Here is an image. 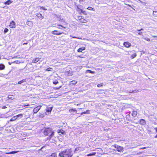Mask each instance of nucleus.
<instances>
[{
    "mask_svg": "<svg viewBox=\"0 0 157 157\" xmlns=\"http://www.w3.org/2000/svg\"><path fill=\"white\" fill-rule=\"evenodd\" d=\"M86 73H91V74H94V71H91L90 70H87L86 71Z\"/></svg>",
    "mask_w": 157,
    "mask_h": 157,
    "instance_id": "393cba45",
    "label": "nucleus"
},
{
    "mask_svg": "<svg viewBox=\"0 0 157 157\" xmlns=\"http://www.w3.org/2000/svg\"><path fill=\"white\" fill-rule=\"evenodd\" d=\"M5 67V65L3 64H0V70H4Z\"/></svg>",
    "mask_w": 157,
    "mask_h": 157,
    "instance_id": "2eb2a0df",
    "label": "nucleus"
},
{
    "mask_svg": "<svg viewBox=\"0 0 157 157\" xmlns=\"http://www.w3.org/2000/svg\"><path fill=\"white\" fill-rule=\"evenodd\" d=\"M41 106V105H39L35 108L33 110V112L34 113H36L40 109Z\"/></svg>",
    "mask_w": 157,
    "mask_h": 157,
    "instance_id": "7ed1b4c3",
    "label": "nucleus"
},
{
    "mask_svg": "<svg viewBox=\"0 0 157 157\" xmlns=\"http://www.w3.org/2000/svg\"><path fill=\"white\" fill-rule=\"evenodd\" d=\"M82 16H79L78 17V18H77L78 19V20H79L80 21H81V19H82Z\"/></svg>",
    "mask_w": 157,
    "mask_h": 157,
    "instance_id": "ea45409f",
    "label": "nucleus"
},
{
    "mask_svg": "<svg viewBox=\"0 0 157 157\" xmlns=\"http://www.w3.org/2000/svg\"><path fill=\"white\" fill-rule=\"evenodd\" d=\"M137 114V113L136 111H133L132 113V115L133 117L136 116Z\"/></svg>",
    "mask_w": 157,
    "mask_h": 157,
    "instance_id": "aec40b11",
    "label": "nucleus"
},
{
    "mask_svg": "<svg viewBox=\"0 0 157 157\" xmlns=\"http://www.w3.org/2000/svg\"><path fill=\"white\" fill-rule=\"evenodd\" d=\"M82 7V6H81L80 7V8L81 9Z\"/></svg>",
    "mask_w": 157,
    "mask_h": 157,
    "instance_id": "bf43d9fd",
    "label": "nucleus"
},
{
    "mask_svg": "<svg viewBox=\"0 0 157 157\" xmlns=\"http://www.w3.org/2000/svg\"><path fill=\"white\" fill-rule=\"evenodd\" d=\"M96 153H90L87 155V156H91L92 155H95Z\"/></svg>",
    "mask_w": 157,
    "mask_h": 157,
    "instance_id": "2f4dec72",
    "label": "nucleus"
},
{
    "mask_svg": "<svg viewBox=\"0 0 157 157\" xmlns=\"http://www.w3.org/2000/svg\"><path fill=\"white\" fill-rule=\"evenodd\" d=\"M82 13L83 14L85 15H87V13L85 11H82Z\"/></svg>",
    "mask_w": 157,
    "mask_h": 157,
    "instance_id": "a18cd8bd",
    "label": "nucleus"
},
{
    "mask_svg": "<svg viewBox=\"0 0 157 157\" xmlns=\"http://www.w3.org/2000/svg\"><path fill=\"white\" fill-rule=\"evenodd\" d=\"M61 87V86H59V87H58V89H59V88H60Z\"/></svg>",
    "mask_w": 157,
    "mask_h": 157,
    "instance_id": "4d7b16f0",
    "label": "nucleus"
},
{
    "mask_svg": "<svg viewBox=\"0 0 157 157\" xmlns=\"http://www.w3.org/2000/svg\"><path fill=\"white\" fill-rule=\"evenodd\" d=\"M126 118L128 121H130V115H127L126 116Z\"/></svg>",
    "mask_w": 157,
    "mask_h": 157,
    "instance_id": "c85d7f7f",
    "label": "nucleus"
},
{
    "mask_svg": "<svg viewBox=\"0 0 157 157\" xmlns=\"http://www.w3.org/2000/svg\"><path fill=\"white\" fill-rule=\"evenodd\" d=\"M52 34L54 35H59L60 34L63 33H60V32H58L57 30H54L52 32Z\"/></svg>",
    "mask_w": 157,
    "mask_h": 157,
    "instance_id": "39448f33",
    "label": "nucleus"
},
{
    "mask_svg": "<svg viewBox=\"0 0 157 157\" xmlns=\"http://www.w3.org/2000/svg\"><path fill=\"white\" fill-rule=\"evenodd\" d=\"M137 30L139 31H140V29H138Z\"/></svg>",
    "mask_w": 157,
    "mask_h": 157,
    "instance_id": "13d9d810",
    "label": "nucleus"
},
{
    "mask_svg": "<svg viewBox=\"0 0 157 157\" xmlns=\"http://www.w3.org/2000/svg\"><path fill=\"white\" fill-rule=\"evenodd\" d=\"M52 109V107H48L46 109L47 112H48V114L50 113Z\"/></svg>",
    "mask_w": 157,
    "mask_h": 157,
    "instance_id": "1a4fd4ad",
    "label": "nucleus"
},
{
    "mask_svg": "<svg viewBox=\"0 0 157 157\" xmlns=\"http://www.w3.org/2000/svg\"><path fill=\"white\" fill-rule=\"evenodd\" d=\"M53 83L55 85H56L58 83V82L56 80L54 81H53Z\"/></svg>",
    "mask_w": 157,
    "mask_h": 157,
    "instance_id": "58836bf2",
    "label": "nucleus"
},
{
    "mask_svg": "<svg viewBox=\"0 0 157 157\" xmlns=\"http://www.w3.org/2000/svg\"><path fill=\"white\" fill-rule=\"evenodd\" d=\"M44 133L45 136H48V139H51L54 135V132L50 128H45L44 131Z\"/></svg>",
    "mask_w": 157,
    "mask_h": 157,
    "instance_id": "f03ea898",
    "label": "nucleus"
},
{
    "mask_svg": "<svg viewBox=\"0 0 157 157\" xmlns=\"http://www.w3.org/2000/svg\"><path fill=\"white\" fill-rule=\"evenodd\" d=\"M19 151H12L10 152H6V154H12L15 153H17L18 152H19Z\"/></svg>",
    "mask_w": 157,
    "mask_h": 157,
    "instance_id": "dca6fc26",
    "label": "nucleus"
},
{
    "mask_svg": "<svg viewBox=\"0 0 157 157\" xmlns=\"http://www.w3.org/2000/svg\"><path fill=\"white\" fill-rule=\"evenodd\" d=\"M155 138H157V134L155 136Z\"/></svg>",
    "mask_w": 157,
    "mask_h": 157,
    "instance_id": "6e6d98bb",
    "label": "nucleus"
},
{
    "mask_svg": "<svg viewBox=\"0 0 157 157\" xmlns=\"http://www.w3.org/2000/svg\"><path fill=\"white\" fill-rule=\"evenodd\" d=\"M87 9L89 10H93L94 9L93 8H92L91 7H88L87 8Z\"/></svg>",
    "mask_w": 157,
    "mask_h": 157,
    "instance_id": "e433bc0d",
    "label": "nucleus"
},
{
    "mask_svg": "<svg viewBox=\"0 0 157 157\" xmlns=\"http://www.w3.org/2000/svg\"><path fill=\"white\" fill-rule=\"evenodd\" d=\"M27 78L24 79L20 81H19L18 82V83L21 84L24 82H27Z\"/></svg>",
    "mask_w": 157,
    "mask_h": 157,
    "instance_id": "9b49d317",
    "label": "nucleus"
},
{
    "mask_svg": "<svg viewBox=\"0 0 157 157\" xmlns=\"http://www.w3.org/2000/svg\"><path fill=\"white\" fill-rule=\"evenodd\" d=\"M9 31V30L7 28H5L4 30V33H7Z\"/></svg>",
    "mask_w": 157,
    "mask_h": 157,
    "instance_id": "72a5a7b5",
    "label": "nucleus"
},
{
    "mask_svg": "<svg viewBox=\"0 0 157 157\" xmlns=\"http://www.w3.org/2000/svg\"><path fill=\"white\" fill-rule=\"evenodd\" d=\"M26 41L25 40H24L22 42V43H23L22 44L23 45H25V44H28V43L27 42H25V43H23V41Z\"/></svg>",
    "mask_w": 157,
    "mask_h": 157,
    "instance_id": "4c0bfd02",
    "label": "nucleus"
},
{
    "mask_svg": "<svg viewBox=\"0 0 157 157\" xmlns=\"http://www.w3.org/2000/svg\"><path fill=\"white\" fill-rule=\"evenodd\" d=\"M73 38H75L76 37H73Z\"/></svg>",
    "mask_w": 157,
    "mask_h": 157,
    "instance_id": "680f3d73",
    "label": "nucleus"
},
{
    "mask_svg": "<svg viewBox=\"0 0 157 157\" xmlns=\"http://www.w3.org/2000/svg\"><path fill=\"white\" fill-rule=\"evenodd\" d=\"M85 49V47H82L79 48L77 50L78 52H82V51Z\"/></svg>",
    "mask_w": 157,
    "mask_h": 157,
    "instance_id": "4468645a",
    "label": "nucleus"
},
{
    "mask_svg": "<svg viewBox=\"0 0 157 157\" xmlns=\"http://www.w3.org/2000/svg\"><path fill=\"white\" fill-rule=\"evenodd\" d=\"M89 113V110H86L85 112H83L82 114H88Z\"/></svg>",
    "mask_w": 157,
    "mask_h": 157,
    "instance_id": "473e14b6",
    "label": "nucleus"
},
{
    "mask_svg": "<svg viewBox=\"0 0 157 157\" xmlns=\"http://www.w3.org/2000/svg\"><path fill=\"white\" fill-rule=\"evenodd\" d=\"M156 132H157V128H154Z\"/></svg>",
    "mask_w": 157,
    "mask_h": 157,
    "instance_id": "864d4df0",
    "label": "nucleus"
},
{
    "mask_svg": "<svg viewBox=\"0 0 157 157\" xmlns=\"http://www.w3.org/2000/svg\"><path fill=\"white\" fill-rule=\"evenodd\" d=\"M31 21H28L27 22L26 24H27V25L29 26L31 24Z\"/></svg>",
    "mask_w": 157,
    "mask_h": 157,
    "instance_id": "c9c22d12",
    "label": "nucleus"
},
{
    "mask_svg": "<svg viewBox=\"0 0 157 157\" xmlns=\"http://www.w3.org/2000/svg\"><path fill=\"white\" fill-rule=\"evenodd\" d=\"M73 155L72 151L71 148L65 149L60 152L59 155L60 157H71Z\"/></svg>",
    "mask_w": 157,
    "mask_h": 157,
    "instance_id": "f257e3e1",
    "label": "nucleus"
},
{
    "mask_svg": "<svg viewBox=\"0 0 157 157\" xmlns=\"http://www.w3.org/2000/svg\"><path fill=\"white\" fill-rule=\"evenodd\" d=\"M39 60L40 59L39 58H36L35 59H34L32 61V63H36L38 62Z\"/></svg>",
    "mask_w": 157,
    "mask_h": 157,
    "instance_id": "f8f14e48",
    "label": "nucleus"
},
{
    "mask_svg": "<svg viewBox=\"0 0 157 157\" xmlns=\"http://www.w3.org/2000/svg\"><path fill=\"white\" fill-rule=\"evenodd\" d=\"M79 2L80 3L83 4H87V2H86V0H79Z\"/></svg>",
    "mask_w": 157,
    "mask_h": 157,
    "instance_id": "ddd939ff",
    "label": "nucleus"
},
{
    "mask_svg": "<svg viewBox=\"0 0 157 157\" xmlns=\"http://www.w3.org/2000/svg\"><path fill=\"white\" fill-rule=\"evenodd\" d=\"M58 26H60L62 27H63V28H65V27H64L63 26H62V25H58Z\"/></svg>",
    "mask_w": 157,
    "mask_h": 157,
    "instance_id": "3c124183",
    "label": "nucleus"
},
{
    "mask_svg": "<svg viewBox=\"0 0 157 157\" xmlns=\"http://www.w3.org/2000/svg\"><path fill=\"white\" fill-rule=\"evenodd\" d=\"M71 84L72 85H75L77 83V82L75 80H73L71 82Z\"/></svg>",
    "mask_w": 157,
    "mask_h": 157,
    "instance_id": "a878e982",
    "label": "nucleus"
},
{
    "mask_svg": "<svg viewBox=\"0 0 157 157\" xmlns=\"http://www.w3.org/2000/svg\"><path fill=\"white\" fill-rule=\"evenodd\" d=\"M69 111L71 113H72L73 114L76 113L77 112V111L75 109H70Z\"/></svg>",
    "mask_w": 157,
    "mask_h": 157,
    "instance_id": "423d86ee",
    "label": "nucleus"
},
{
    "mask_svg": "<svg viewBox=\"0 0 157 157\" xmlns=\"http://www.w3.org/2000/svg\"><path fill=\"white\" fill-rule=\"evenodd\" d=\"M10 27L11 28H15L16 27V24L14 21H12L10 23Z\"/></svg>",
    "mask_w": 157,
    "mask_h": 157,
    "instance_id": "20e7f679",
    "label": "nucleus"
},
{
    "mask_svg": "<svg viewBox=\"0 0 157 157\" xmlns=\"http://www.w3.org/2000/svg\"><path fill=\"white\" fill-rule=\"evenodd\" d=\"M102 86V85L101 84H98L97 85V86L98 87H100Z\"/></svg>",
    "mask_w": 157,
    "mask_h": 157,
    "instance_id": "49530a36",
    "label": "nucleus"
},
{
    "mask_svg": "<svg viewBox=\"0 0 157 157\" xmlns=\"http://www.w3.org/2000/svg\"><path fill=\"white\" fill-rule=\"evenodd\" d=\"M58 28L59 29H62L61 28H59V27H58Z\"/></svg>",
    "mask_w": 157,
    "mask_h": 157,
    "instance_id": "052dcab7",
    "label": "nucleus"
},
{
    "mask_svg": "<svg viewBox=\"0 0 157 157\" xmlns=\"http://www.w3.org/2000/svg\"><path fill=\"white\" fill-rule=\"evenodd\" d=\"M124 45L127 48H129L131 46V44L128 42H125L124 43Z\"/></svg>",
    "mask_w": 157,
    "mask_h": 157,
    "instance_id": "6e6552de",
    "label": "nucleus"
},
{
    "mask_svg": "<svg viewBox=\"0 0 157 157\" xmlns=\"http://www.w3.org/2000/svg\"><path fill=\"white\" fill-rule=\"evenodd\" d=\"M123 148L119 146L117 149V150L119 152H121L123 150Z\"/></svg>",
    "mask_w": 157,
    "mask_h": 157,
    "instance_id": "6ab92c4d",
    "label": "nucleus"
},
{
    "mask_svg": "<svg viewBox=\"0 0 157 157\" xmlns=\"http://www.w3.org/2000/svg\"><path fill=\"white\" fill-rule=\"evenodd\" d=\"M138 34L139 35H142V32H139L138 33Z\"/></svg>",
    "mask_w": 157,
    "mask_h": 157,
    "instance_id": "09e8293b",
    "label": "nucleus"
},
{
    "mask_svg": "<svg viewBox=\"0 0 157 157\" xmlns=\"http://www.w3.org/2000/svg\"><path fill=\"white\" fill-rule=\"evenodd\" d=\"M8 98L9 99H13L14 98H13V97L12 95H9L8 96Z\"/></svg>",
    "mask_w": 157,
    "mask_h": 157,
    "instance_id": "79ce46f5",
    "label": "nucleus"
},
{
    "mask_svg": "<svg viewBox=\"0 0 157 157\" xmlns=\"http://www.w3.org/2000/svg\"><path fill=\"white\" fill-rule=\"evenodd\" d=\"M80 6H81V5H79V6H77V9H78V10H79L78 11V12H79V11L80 10V9H81L80 8Z\"/></svg>",
    "mask_w": 157,
    "mask_h": 157,
    "instance_id": "c03bdc74",
    "label": "nucleus"
},
{
    "mask_svg": "<svg viewBox=\"0 0 157 157\" xmlns=\"http://www.w3.org/2000/svg\"><path fill=\"white\" fill-rule=\"evenodd\" d=\"M154 37H157V36H155Z\"/></svg>",
    "mask_w": 157,
    "mask_h": 157,
    "instance_id": "e2e57ef3",
    "label": "nucleus"
},
{
    "mask_svg": "<svg viewBox=\"0 0 157 157\" xmlns=\"http://www.w3.org/2000/svg\"><path fill=\"white\" fill-rule=\"evenodd\" d=\"M82 11H83L82 10V9H80V10L79 12L80 13H82Z\"/></svg>",
    "mask_w": 157,
    "mask_h": 157,
    "instance_id": "de8ad7c7",
    "label": "nucleus"
},
{
    "mask_svg": "<svg viewBox=\"0 0 157 157\" xmlns=\"http://www.w3.org/2000/svg\"><path fill=\"white\" fill-rule=\"evenodd\" d=\"M119 146L117 145V144H114L113 145V146L116 148L117 149L118 147Z\"/></svg>",
    "mask_w": 157,
    "mask_h": 157,
    "instance_id": "f704fd0d",
    "label": "nucleus"
},
{
    "mask_svg": "<svg viewBox=\"0 0 157 157\" xmlns=\"http://www.w3.org/2000/svg\"><path fill=\"white\" fill-rule=\"evenodd\" d=\"M153 14L154 16L157 17V11H153Z\"/></svg>",
    "mask_w": 157,
    "mask_h": 157,
    "instance_id": "cd10ccee",
    "label": "nucleus"
},
{
    "mask_svg": "<svg viewBox=\"0 0 157 157\" xmlns=\"http://www.w3.org/2000/svg\"><path fill=\"white\" fill-rule=\"evenodd\" d=\"M36 16L40 19H42L44 17L42 15L41 13H36Z\"/></svg>",
    "mask_w": 157,
    "mask_h": 157,
    "instance_id": "9d476101",
    "label": "nucleus"
},
{
    "mask_svg": "<svg viewBox=\"0 0 157 157\" xmlns=\"http://www.w3.org/2000/svg\"><path fill=\"white\" fill-rule=\"evenodd\" d=\"M1 59V57H0V59Z\"/></svg>",
    "mask_w": 157,
    "mask_h": 157,
    "instance_id": "0e129e2a",
    "label": "nucleus"
},
{
    "mask_svg": "<svg viewBox=\"0 0 157 157\" xmlns=\"http://www.w3.org/2000/svg\"><path fill=\"white\" fill-rule=\"evenodd\" d=\"M136 56V53H134L131 56V57L132 59H133Z\"/></svg>",
    "mask_w": 157,
    "mask_h": 157,
    "instance_id": "bb28decb",
    "label": "nucleus"
},
{
    "mask_svg": "<svg viewBox=\"0 0 157 157\" xmlns=\"http://www.w3.org/2000/svg\"><path fill=\"white\" fill-rule=\"evenodd\" d=\"M16 116L17 117V119L18 118H21L23 117V115L22 114H20Z\"/></svg>",
    "mask_w": 157,
    "mask_h": 157,
    "instance_id": "5701e85b",
    "label": "nucleus"
},
{
    "mask_svg": "<svg viewBox=\"0 0 157 157\" xmlns=\"http://www.w3.org/2000/svg\"><path fill=\"white\" fill-rule=\"evenodd\" d=\"M129 7H131V8H132L133 10H135L133 8H132V6H131V5H128Z\"/></svg>",
    "mask_w": 157,
    "mask_h": 157,
    "instance_id": "603ef678",
    "label": "nucleus"
},
{
    "mask_svg": "<svg viewBox=\"0 0 157 157\" xmlns=\"http://www.w3.org/2000/svg\"><path fill=\"white\" fill-rule=\"evenodd\" d=\"M13 2L10 0H8L6 1L4 3V4L6 5H9L11 3Z\"/></svg>",
    "mask_w": 157,
    "mask_h": 157,
    "instance_id": "f3484780",
    "label": "nucleus"
},
{
    "mask_svg": "<svg viewBox=\"0 0 157 157\" xmlns=\"http://www.w3.org/2000/svg\"><path fill=\"white\" fill-rule=\"evenodd\" d=\"M59 132H61L62 133V134H64V133L65 132H64L63 130H59Z\"/></svg>",
    "mask_w": 157,
    "mask_h": 157,
    "instance_id": "37998d69",
    "label": "nucleus"
},
{
    "mask_svg": "<svg viewBox=\"0 0 157 157\" xmlns=\"http://www.w3.org/2000/svg\"><path fill=\"white\" fill-rule=\"evenodd\" d=\"M139 121L140 124L143 125H145L146 124V121L144 119H140Z\"/></svg>",
    "mask_w": 157,
    "mask_h": 157,
    "instance_id": "0eeeda50",
    "label": "nucleus"
},
{
    "mask_svg": "<svg viewBox=\"0 0 157 157\" xmlns=\"http://www.w3.org/2000/svg\"><path fill=\"white\" fill-rule=\"evenodd\" d=\"M39 7H40V9L43 10H47V9H45V7H44L43 6H39Z\"/></svg>",
    "mask_w": 157,
    "mask_h": 157,
    "instance_id": "7c9ffc66",
    "label": "nucleus"
},
{
    "mask_svg": "<svg viewBox=\"0 0 157 157\" xmlns=\"http://www.w3.org/2000/svg\"><path fill=\"white\" fill-rule=\"evenodd\" d=\"M136 91V90H130V91H128V90H126L124 91V92L127 93H134V91Z\"/></svg>",
    "mask_w": 157,
    "mask_h": 157,
    "instance_id": "b1692460",
    "label": "nucleus"
},
{
    "mask_svg": "<svg viewBox=\"0 0 157 157\" xmlns=\"http://www.w3.org/2000/svg\"><path fill=\"white\" fill-rule=\"evenodd\" d=\"M51 67H49L46 69V71H53Z\"/></svg>",
    "mask_w": 157,
    "mask_h": 157,
    "instance_id": "c756f323",
    "label": "nucleus"
},
{
    "mask_svg": "<svg viewBox=\"0 0 157 157\" xmlns=\"http://www.w3.org/2000/svg\"><path fill=\"white\" fill-rule=\"evenodd\" d=\"M59 21H63V22H64V20L63 19V18H60L59 20Z\"/></svg>",
    "mask_w": 157,
    "mask_h": 157,
    "instance_id": "a19ab883",
    "label": "nucleus"
},
{
    "mask_svg": "<svg viewBox=\"0 0 157 157\" xmlns=\"http://www.w3.org/2000/svg\"><path fill=\"white\" fill-rule=\"evenodd\" d=\"M6 108V107L5 106H4L2 107V109H5Z\"/></svg>",
    "mask_w": 157,
    "mask_h": 157,
    "instance_id": "8fccbe9b",
    "label": "nucleus"
},
{
    "mask_svg": "<svg viewBox=\"0 0 157 157\" xmlns=\"http://www.w3.org/2000/svg\"><path fill=\"white\" fill-rule=\"evenodd\" d=\"M56 156V154L55 153H52L51 155H48L47 157H55Z\"/></svg>",
    "mask_w": 157,
    "mask_h": 157,
    "instance_id": "412c9836",
    "label": "nucleus"
},
{
    "mask_svg": "<svg viewBox=\"0 0 157 157\" xmlns=\"http://www.w3.org/2000/svg\"><path fill=\"white\" fill-rule=\"evenodd\" d=\"M17 119V117L16 116H14L10 120V121H15L16 119Z\"/></svg>",
    "mask_w": 157,
    "mask_h": 157,
    "instance_id": "4be33fe9",
    "label": "nucleus"
},
{
    "mask_svg": "<svg viewBox=\"0 0 157 157\" xmlns=\"http://www.w3.org/2000/svg\"><path fill=\"white\" fill-rule=\"evenodd\" d=\"M140 31H141L142 30H143L144 29L143 28H142L141 29H140Z\"/></svg>",
    "mask_w": 157,
    "mask_h": 157,
    "instance_id": "5fc2aeb1",
    "label": "nucleus"
},
{
    "mask_svg": "<svg viewBox=\"0 0 157 157\" xmlns=\"http://www.w3.org/2000/svg\"><path fill=\"white\" fill-rule=\"evenodd\" d=\"M80 22L82 23H86L87 22V21L86 19H84V18H82L81 19Z\"/></svg>",
    "mask_w": 157,
    "mask_h": 157,
    "instance_id": "a211bd4d",
    "label": "nucleus"
}]
</instances>
